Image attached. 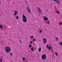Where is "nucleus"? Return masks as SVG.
<instances>
[{"mask_svg": "<svg viewBox=\"0 0 62 62\" xmlns=\"http://www.w3.org/2000/svg\"><path fill=\"white\" fill-rule=\"evenodd\" d=\"M19 16H16V19H19Z\"/></svg>", "mask_w": 62, "mask_h": 62, "instance_id": "4468645a", "label": "nucleus"}, {"mask_svg": "<svg viewBox=\"0 0 62 62\" xmlns=\"http://www.w3.org/2000/svg\"><path fill=\"white\" fill-rule=\"evenodd\" d=\"M0 42H2V43H3V42H4V41H1Z\"/></svg>", "mask_w": 62, "mask_h": 62, "instance_id": "c756f323", "label": "nucleus"}, {"mask_svg": "<svg viewBox=\"0 0 62 62\" xmlns=\"http://www.w3.org/2000/svg\"><path fill=\"white\" fill-rule=\"evenodd\" d=\"M22 60H23V61H24V60H25V58H23Z\"/></svg>", "mask_w": 62, "mask_h": 62, "instance_id": "f3484780", "label": "nucleus"}, {"mask_svg": "<svg viewBox=\"0 0 62 62\" xmlns=\"http://www.w3.org/2000/svg\"><path fill=\"white\" fill-rule=\"evenodd\" d=\"M27 10L28 11V12L29 13H31V11H30V9H29V8H27Z\"/></svg>", "mask_w": 62, "mask_h": 62, "instance_id": "0eeeda50", "label": "nucleus"}, {"mask_svg": "<svg viewBox=\"0 0 62 62\" xmlns=\"http://www.w3.org/2000/svg\"><path fill=\"white\" fill-rule=\"evenodd\" d=\"M43 19L44 21H45L47 20H49L48 17L45 16H43Z\"/></svg>", "mask_w": 62, "mask_h": 62, "instance_id": "20e7f679", "label": "nucleus"}, {"mask_svg": "<svg viewBox=\"0 0 62 62\" xmlns=\"http://www.w3.org/2000/svg\"><path fill=\"white\" fill-rule=\"evenodd\" d=\"M41 57L42 60H44V59H46V57H47L46 55L45 54L42 55L41 56Z\"/></svg>", "mask_w": 62, "mask_h": 62, "instance_id": "7ed1b4c3", "label": "nucleus"}, {"mask_svg": "<svg viewBox=\"0 0 62 62\" xmlns=\"http://www.w3.org/2000/svg\"><path fill=\"white\" fill-rule=\"evenodd\" d=\"M32 41H30V44H32Z\"/></svg>", "mask_w": 62, "mask_h": 62, "instance_id": "5701e85b", "label": "nucleus"}, {"mask_svg": "<svg viewBox=\"0 0 62 62\" xmlns=\"http://www.w3.org/2000/svg\"><path fill=\"white\" fill-rule=\"evenodd\" d=\"M1 3V1H0V4Z\"/></svg>", "mask_w": 62, "mask_h": 62, "instance_id": "72a5a7b5", "label": "nucleus"}, {"mask_svg": "<svg viewBox=\"0 0 62 62\" xmlns=\"http://www.w3.org/2000/svg\"><path fill=\"white\" fill-rule=\"evenodd\" d=\"M19 41L20 42V43H22V42H21V40L20 39H19Z\"/></svg>", "mask_w": 62, "mask_h": 62, "instance_id": "393cba45", "label": "nucleus"}, {"mask_svg": "<svg viewBox=\"0 0 62 62\" xmlns=\"http://www.w3.org/2000/svg\"><path fill=\"white\" fill-rule=\"evenodd\" d=\"M5 51L7 53H9L11 51V48L8 46H6L5 47Z\"/></svg>", "mask_w": 62, "mask_h": 62, "instance_id": "f257e3e1", "label": "nucleus"}, {"mask_svg": "<svg viewBox=\"0 0 62 62\" xmlns=\"http://www.w3.org/2000/svg\"><path fill=\"white\" fill-rule=\"evenodd\" d=\"M46 42H47V41L46 40V41H44V44H45V43H46Z\"/></svg>", "mask_w": 62, "mask_h": 62, "instance_id": "dca6fc26", "label": "nucleus"}, {"mask_svg": "<svg viewBox=\"0 0 62 62\" xmlns=\"http://www.w3.org/2000/svg\"><path fill=\"white\" fill-rule=\"evenodd\" d=\"M0 28H3V26L2 25H0Z\"/></svg>", "mask_w": 62, "mask_h": 62, "instance_id": "a211bd4d", "label": "nucleus"}, {"mask_svg": "<svg viewBox=\"0 0 62 62\" xmlns=\"http://www.w3.org/2000/svg\"><path fill=\"white\" fill-rule=\"evenodd\" d=\"M56 40L57 41H58V38L56 37Z\"/></svg>", "mask_w": 62, "mask_h": 62, "instance_id": "aec40b11", "label": "nucleus"}, {"mask_svg": "<svg viewBox=\"0 0 62 62\" xmlns=\"http://www.w3.org/2000/svg\"><path fill=\"white\" fill-rule=\"evenodd\" d=\"M0 62H2V59L1 58H0Z\"/></svg>", "mask_w": 62, "mask_h": 62, "instance_id": "412c9836", "label": "nucleus"}, {"mask_svg": "<svg viewBox=\"0 0 62 62\" xmlns=\"http://www.w3.org/2000/svg\"><path fill=\"white\" fill-rule=\"evenodd\" d=\"M56 12H57V13H60V12H59L58 11H57Z\"/></svg>", "mask_w": 62, "mask_h": 62, "instance_id": "4be33fe9", "label": "nucleus"}, {"mask_svg": "<svg viewBox=\"0 0 62 62\" xmlns=\"http://www.w3.org/2000/svg\"><path fill=\"white\" fill-rule=\"evenodd\" d=\"M27 18L26 17L24 16V15H23L22 20L23 22H24V23H27Z\"/></svg>", "mask_w": 62, "mask_h": 62, "instance_id": "f03ea898", "label": "nucleus"}, {"mask_svg": "<svg viewBox=\"0 0 62 62\" xmlns=\"http://www.w3.org/2000/svg\"><path fill=\"white\" fill-rule=\"evenodd\" d=\"M41 48H39L38 49V51L39 52H41Z\"/></svg>", "mask_w": 62, "mask_h": 62, "instance_id": "6e6552de", "label": "nucleus"}, {"mask_svg": "<svg viewBox=\"0 0 62 62\" xmlns=\"http://www.w3.org/2000/svg\"><path fill=\"white\" fill-rule=\"evenodd\" d=\"M32 41H35V39H32Z\"/></svg>", "mask_w": 62, "mask_h": 62, "instance_id": "cd10ccee", "label": "nucleus"}, {"mask_svg": "<svg viewBox=\"0 0 62 62\" xmlns=\"http://www.w3.org/2000/svg\"><path fill=\"white\" fill-rule=\"evenodd\" d=\"M33 38H34V37L33 36H32L31 37V39H33Z\"/></svg>", "mask_w": 62, "mask_h": 62, "instance_id": "6ab92c4d", "label": "nucleus"}, {"mask_svg": "<svg viewBox=\"0 0 62 62\" xmlns=\"http://www.w3.org/2000/svg\"><path fill=\"white\" fill-rule=\"evenodd\" d=\"M47 23H48L49 24V21H48L47 22Z\"/></svg>", "mask_w": 62, "mask_h": 62, "instance_id": "473e14b6", "label": "nucleus"}, {"mask_svg": "<svg viewBox=\"0 0 62 62\" xmlns=\"http://www.w3.org/2000/svg\"><path fill=\"white\" fill-rule=\"evenodd\" d=\"M60 45H61V46H62V43L61 42H60Z\"/></svg>", "mask_w": 62, "mask_h": 62, "instance_id": "f8f14e48", "label": "nucleus"}, {"mask_svg": "<svg viewBox=\"0 0 62 62\" xmlns=\"http://www.w3.org/2000/svg\"><path fill=\"white\" fill-rule=\"evenodd\" d=\"M29 47L30 48H31V47L32 45H30V46H29Z\"/></svg>", "mask_w": 62, "mask_h": 62, "instance_id": "a878e982", "label": "nucleus"}, {"mask_svg": "<svg viewBox=\"0 0 62 62\" xmlns=\"http://www.w3.org/2000/svg\"><path fill=\"white\" fill-rule=\"evenodd\" d=\"M42 32V31L40 30V33H41Z\"/></svg>", "mask_w": 62, "mask_h": 62, "instance_id": "7c9ffc66", "label": "nucleus"}, {"mask_svg": "<svg viewBox=\"0 0 62 62\" xmlns=\"http://www.w3.org/2000/svg\"><path fill=\"white\" fill-rule=\"evenodd\" d=\"M31 51H34V50L33 49V47H32V48H31Z\"/></svg>", "mask_w": 62, "mask_h": 62, "instance_id": "9d476101", "label": "nucleus"}, {"mask_svg": "<svg viewBox=\"0 0 62 62\" xmlns=\"http://www.w3.org/2000/svg\"><path fill=\"white\" fill-rule=\"evenodd\" d=\"M16 15V14H14V16H15V15Z\"/></svg>", "mask_w": 62, "mask_h": 62, "instance_id": "2f4dec72", "label": "nucleus"}, {"mask_svg": "<svg viewBox=\"0 0 62 62\" xmlns=\"http://www.w3.org/2000/svg\"><path fill=\"white\" fill-rule=\"evenodd\" d=\"M51 52H53L54 51H53V49H51Z\"/></svg>", "mask_w": 62, "mask_h": 62, "instance_id": "c85d7f7f", "label": "nucleus"}, {"mask_svg": "<svg viewBox=\"0 0 62 62\" xmlns=\"http://www.w3.org/2000/svg\"><path fill=\"white\" fill-rule=\"evenodd\" d=\"M46 39L45 38H43V40H44V41H45L46 40Z\"/></svg>", "mask_w": 62, "mask_h": 62, "instance_id": "2eb2a0df", "label": "nucleus"}, {"mask_svg": "<svg viewBox=\"0 0 62 62\" xmlns=\"http://www.w3.org/2000/svg\"><path fill=\"white\" fill-rule=\"evenodd\" d=\"M54 1H55L56 2H57V3H58L60 2V1H58V0H54Z\"/></svg>", "mask_w": 62, "mask_h": 62, "instance_id": "1a4fd4ad", "label": "nucleus"}, {"mask_svg": "<svg viewBox=\"0 0 62 62\" xmlns=\"http://www.w3.org/2000/svg\"><path fill=\"white\" fill-rule=\"evenodd\" d=\"M18 12H17V11H16L15 12V14H16Z\"/></svg>", "mask_w": 62, "mask_h": 62, "instance_id": "b1692460", "label": "nucleus"}, {"mask_svg": "<svg viewBox=\"0 0 62 62\" xmlns=\"http://www.w3.org/2000/svg\"><path fill=\"white\" fill-rule=\"evenodd\" d=\"M59 24H60V25H61V24H62V23L61 22V23H60Z\"/></svg>", "mask_w": 62, "mask_h": 62, "instance_id": "bb28decb", "label": "nucleus"}, {"mask_svg": "<svg viewBox=\"0 0 62 62\" xmlns=\"http://www.w3.org/2000/svg\"><path fill=\"white\" fill-rule=\"evenodd\" d=\"M55 54L56 55V56H58V55L57 54V53H55Z\"/></svg>", "mask_w": 62, "mask_h": 62, "instance_id": "9b49d317", "label": "nucleus"}, {"mask_svg": "<svg viewBox=\"0 0 62 62\" xmlns=\"http://www.w3.org/2000/svg\"><path fill=\"white\" fill-rule=\"evenodd\" d=\"M10 55L11 56H13V54L12 53H11Z\"/></svg>", "mask_w": 62, "mask_h": 62, "instance_id": "ddd939ff", "label": "nucleus"}, {"mask_svg": "<svg viewBox=\"0 0 62 62\" xmlns=\"http://www.w3.org/2000/svg\"><path fill=\"white\" fill-rule=\"evenodd\" d=\"M46 46V48H48V49H51V46H49V45H47V46Z\"/></svg>", "mask_w": 62, "mask_h": 62, "instance_id": "423d86ee", "label": "nucleus"}, {"mask_svg": "<svg viewBox=\"0 0 62 62\" xmlns=\"http://www.w3.org/2000/svg\"><path fill=\"white\" fill-rule=\"evenodd\" d=\"M37 9L38 10V11L39 12V13L40 14H41L42 13H41L42 10H41L40 8H38Z\"/></svg>", "mask_w": 62, "mask_h": 62, "instance_id": "39448f33", "label": "nucleus"}, {"mask_svg": "<svg viewBox=\"0 0 62 62\" xmlns=\"http://www.w3.org/2000/svg\"><path fill=\"white\" fill-rule=\"evenodd\" d=\"M54 8H55V7Z\"/></svg>", "mask_w": 62, "mask_h": 62, "instance_id": "f704fd0d", "label": "nucleus"}]
</instances>
